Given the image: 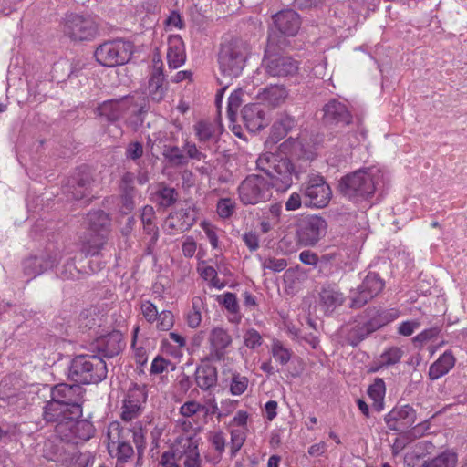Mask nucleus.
I'll return each instance as SVG.
<instances>
[{"label":"nucleus","instance_id":"46","mask_svg":"<svg viewBox=\"0 0 467 467\" xmlns=\"http://www.w3.org/2000/svg\"><path fill=\"white\" fill-rule=\"evenodd\" d=\"M180 453L181 449L177 443L171 451L162 453L160 463L163 467H180L177 464V461L181 458Z\"/></svg>","mask_w":467,"mask_h":467},{"label":"nucleus","instance_id":"8","mask_svg":"<svg viewBox=\"0 0 467 467\" xmlns=\"http://www.w3.org/2000/svg\"><path fill=\"white\" fill-rule=\"evenodd\" d=\"M131 431L123 428L119 422H111L107 431V447L111 457L125 462L133 455V448L130 445Z\"/></svg>","mask_w":467,"mask_h":467},{"label":"nucleus","instance_id":"25","mask_svg":"<svg viewBox=\"0 0 467 467\" xmlns=\"http://www.w3.org/2000/svg\"><path fill=\"white\" fill-rule=\"evenodd\" d=\"M178 446L181 449L180 457L184 458L185 467H201V458L198 451V444L191 437L178 440Z\"/></svg>","mask_w":467,"mask_h":467},{"label":"nucleus","instance_id":"52","mask_svg":"<svg viewBox=\"0 0 467 467\" xmlns=\"http://www.w3.org/2000/svg\"><path fill=\"white\" fill-rule=\"evenodd\" d=\"M244 342L247 348H255L262 345L263 339L257 330L250 328L244 335Z\"/></svg>","mask_w":467,"mask_h":467},{"label":"nucleus","instance_id":"41","mask_svg":"<svg viewBox=\"0 0 467 467\" xmlns=\"http://www.w3.org/2000/svg\"><path fill=\"white\" fill-rule=\"evenodd\" d=\"M178 193L174 188L161 186L156 192V202L161 207H169L175 203Z\"/></svg>","mask_w":467,"mask_h":467},{"label":"nucleus","instance_id":"42","mask_svg":"<svg viewBox=\"0 0 467 467\" xmlns=\"http://www.w3.org/2000/svg\"><path fill=\"white\" fill-rule=\"evenodd\" d=\"M198 272L204 280L210 282L212 286L218 289L223 287V284L221 283L217 277L216 270L213 266L207 265L205 262H202L198 265Z\"/></svg>","mask_w":467,"mask_h":467},{"label":"nucleus","instance_id":"3","mask_svg":"<svg viewBox=\"0 0 467 467\" xmlns=\"http://www.w3.org/2000/svg\"><path fill=\"white\" fill-rule=\"evenodd\" d=\"M107 366L95 355H79L71 361L68 377L78 384H97L107 377Z\"/></svg>","mask_w":467,"mask_h":467},{"label":"nucleus","instance_id":"45","mask_svg":"<svg viewBox=\"0 0 467 467\" xmlns=\"http://www.w3.org/2000/svg\"><path fill=\"white\" fill-rule=\"evenodd\" d=\"M279 149L285 155L300 156L302 144L297 140L289 138L280 145Z\"/></svg>","mask_w":467,"mask_h":467},{"label":"nucleus","instance_id":"54","mask_svg":"<svg viewBox=\"0 0 467 467\" xmlns=\"http://www.w3.org/2000/svg\"><path fill=\"white\" fill-rule=\"evenodd\" d=\"M141 313L149 323H154L159 313L156 306L150 301H144L140 306Z\"/></svg>","mask_w":467,"mask_h":467},{"label":"nucleus","instance_id":"7","mask_svg":"<svg viewBox=\"0 0 467 467\" xmlns=\"http://www.w3.org/2000/svg\"><path fill=\"white\" fill-rule=\"evenodd\" d=\"M219 69L221 77L218 81L223 85L224 80L237 78L245 66L244 49L237 44H226L221 47L219 53Z\"/></svg>","mask_w":467,"mask_h":467},{"label":"nucleus","instance_id":"9","mask_svg":"<svg viewBox=\"0 0 467 467\" xmlns=\"http://www.w3.org/2000/svg\"><path fill=\"white\" fill-rule=\"evenodd\" d=\"M244 204H257L270 200L272 191L269 183L259 175L247 176L238 188Z\"/></svg>","mask_w":467,"mask_h":467},{"label":"nucleus","instance_id":"17","mask_svg":"<svg viewBox=\"0 0 467 467\" xmlns=\"http://www.w3.org/2000/svg\"><path fill=\"white\" fill-rule=\"evenodd\" d=\"M196 222V211L193 206L187 205L171 213L165 221V228L170 234L183 233Z\"/></svg>","mask_w":467,"mask_h":467},{"label":"nucleus","instance_id":"15","mask_svg":"<svg viewBox=\"0 0 467 467\" xmlns=\"http://www.w3.org/2000/svg\"><path fill=\"white\" fill-rule=\"evenodd\" d=\"M265 72L273 77H287L295 75L298 70V64L292 57L278 54H270L266 51L264 59Z\"/></svg>","mask_w":467,"mask_h":467},{"label":"nucleus","instance_id":"47","mask_svg":"<svg viewBox=\"0 0 467 467\" xmlns=\"http://www.w3.org/2000/svg\"><path fill=\"white\" fill-rule=\"evenodd\" d=\"M155 322L159 330L169 331L174 325V317L171 311L163 310L159 313Z\"/></svg>","mask_w":467,"mask_h":467},{"label":"nucleus","instance_id":"53","mask_svg":"<svg viewBox=\"0 0 467 467\" xmlns=\"http://www.w3.org/2000/svg\"><path fill=\"white\" fill-rule=\"evenodd\" d=\"M134 180V174L130 171L122 175L119 184L121 194H135Z\"/></svg>","mask_w":467,"mask_h":467},{"label":"nucleus","instance_id":"43","mask_svg":"<svg viewBox=\"0 0 467 467\" xmlns=\"http://www.w3.org/2000/svg\"><path fill=\"white\" fill-rule=\"evenodd\" d=\"M74 389L75 387L72 385H57L52 390V399L60 400L61 401H67L70 403H77L74 400Z\"/></svg>","mask_w":467,"mask_h":467},{"label":"nucleus","instance_id":"61","mask_svg":"<svg viewBox=\"0 0 467 467\" xmlns=\"http://www.w3.org/2000/svg\"><path fill=\"white\" fill-rule=\"evenodd\" d=\"M165 155L175 165L184 164L187 161L186 157L177 147L170 149Z\"/></svg>","mask_w":467,"mask_h":467},{"label":"nucleus","instance_id":"38","mask_svg":"<svg viewBox=\"0 0 467 467\" xmlns=\"http://www.w3.org/2000/svg\"><path fill=\"white\" fill-rule=\"evenodd\" d=\"M202 301L200 297H194L192 301V309L186 315V322L189 327L196 328L202 321Z\"/></svg>","mask_w":467,"mask_h":467},{"label":"nucleus","instance_id":"60","mask_svg":"<svg viewBox=\"0 0 467 467\" xmlns=\"http://www.w3.org/2000/svg\"><path fill=\"white\" fill-rule=\"evenodd\" d=\"M209 440L219 452H223L225 448V438L222 431H213L210 433Z\"/></svg>","mask_w":467,"mask_h":467},{"label":"nucleus","instance_id":"23","mask_svg":"<svg viewBox=\"0 0 467 467\" xmlns=\"http://www.w3.org/2000/svg\"><path fill=\"white\" fill-rule=\"evenodd\" d=\"M122 335L113 331L96 340V348L106 358H113L120 353L123 348Z\"/></svg>","mask_w":467,"mask_h":467},{"label":"nucleus","instance_id":"35","mask_svg":"<svg viewBox=\"0 0 467 467\" xmlns=\"http://www.w3.org/2000/svg\"><path fill=\"white\" fill-rule=\"evenodd\" d=\"M385 391V383L381 379H375L368 389V394L373 400V408L378 411L383 410Z\"/></svg>","mask_w":467,"mask_h":467},{"label":"nucleus","instance_id":"16","mask_svg":"<svg viewBox=\"0 0 467 467\" xmlns=\"http://www.w3.org/2000/svg\"><path fill=\"white\" fill-rule=\"evenodd\" d=\"M132 109V112H140L136 106L133 105V99L130 97H124L119 99H109L99 104L96 109L99 116L104 117L109 121H116L121 118L126 112Z\"/></svg>","mask_w":467,"mask_h":467},{"label":"nucleus","instance_id":"20","mask_svg":"<svg viewBox=\"0 0 467 467\" xmlns=\"http://www.w3.org/2000/svg\"><path fill=\"white\" fill-rule=\"evenodd\" d=\"M375 331L373 325L363 312L348 326L347 340L350 345L357 346Z\"/></svg>","mask_w":467,"mask_h":467},{"label":"nucleus","instance_id":"21","mask_svg":"<svg viewBox=\"0 0 467 467\" xmlns=\"http://www.w3.org/2000/svg\"><path fill=\"white\" fill-rule=\"evenodd\" d=\"M274 22L281 34L287 36H294L298 32L301 20L297 13L293 10H284L274 16Z\"/></svg>","mask_w":467,"mask_h":467},{"label":"nucleus","instance_id":"63","mask_svg":"<svg viewBox=\"0 0 467 467\" xmlns=\"http://www.w3.org/2000/svg\"><path fill=\"white\" fill-rule=\"evenodd\" d=\"M201 226L202 228V230L204 231L211 245L213 247V248H217L218 246V237H217V234L215 233V230L213 228V226L212 224H210L209 223L207 222H202L201 223Z\"/></svg>","mask_w":467,"mask_h":467},{"label":"nucleus","instance_id":"22","mask_svg":"<svg viewBox=\"0 0 467 467\" xmlns=\"http://www.w3.org/2000/svg\"><path fill=\"white\" fill-rule=\"evenodd\" d=\"M242 117L246 128L256 132L268 125L269 120L265 111L258 104H248L242 110Z\"/></svg>","mask_w":467,"mask_h":467},{"label":"nucleus","instance_id":"28","mask_svg":"<svg viewBox=\"0 0 467 467\" xmlns=\"http://www.w3.org/2000/svg\"><path fill=\"white\" fill-rule=\"evenodd\" d=\"M143 393L140 390L130 391L125 399L122 406L121 419L130 421L136 419L141 410Z\"/></svg>","mask_w":467,"mask_h":467},{"label":"nucleus","instance_id":"12","mask_svg":"<svg viewBox=\"0 0 467 467\" xmlns=\"http://www.w3.org/2000/svg\"><path fill=\"white\" fill-rule=\"evenodd\" d=\"M81 413V407L78 403L52 399L46 404L43 417L47 421L57 422V425L70 419H78Z\"/></svg>","mask_w":467,"mask_h":467},{"label":"nucleus","instance_id":"18","mask_svg":"<svg viewBox=\"0 0 467 467\" xmlns=\"http://www.w3.org/2000/svg\"><path fill=\"white\" fill-rule=\"evenodd\" d=\"M415 410L409 405L394 408L387 416L389 429L404 431L415 422Z\"/></svg>","mask_w":467,"mask_h":467},{"label":"nucleus","instance_id":"31","mask_svg":"<svg viewBox=\"0 0 467 467\" xmlns=\"http://www.w3.org/2000/svg\"><path fill=\"white\" fill-rule=\"evenodd\" d=\"M195 380L202 389H210L217 382L216 368L209 364L200 366L195 372Z\"/></svg>","mask_w":467,"mask_h":467},{"label":"nucleus","instance_id":"36","mask_svg":"<svg viewBox=\"0 0 467 467\" xmlns=\"http://www.w3.org/2000/svg\"><path fill=\"white\" fill-rule=\"evenodd\" d=\"M457 454L451 451H445L436 457L425 461L421 467H456Z\"/></svg>","mask_w":467,"mask_h":467},{"label":"nucleus","instance_id":"24","mask_svg":"<svg viewBox=\"0 0 467 467\" xmlns=\"http://www.w3.org/2000/svg\"><path fill=\"white\" fill-rule=\"evenodd\" d=\"M153 62L154 66L149 79L148 90L150 98L155 102H160L163 99L167 88L163 85L164 76L161 62L155 59Z\"/></svg>","mask_w":467,"mask_h":467},{"label":"nucleus","instance_id":"40","mask_svg":"<svg viewBox=\"0 0 467 467\" xmlns=\"http://www.w3.org/2000/svg\"><path fill=\"white\" fill-rule=\"evenodd\" d=\"M271 354L275 360L281 365H285L291 359L292 351L285 348L280 340L274 339L271 344Z\"/></svg>","mask_w":467,"mask_h":467},{"label":"nucleus","instance_id":"1","mask_svg":"<svg viewBox=\"0 0 467 467\" xmlns=\"http://www.w3.org/2000/svg\"><path fill=\"white\" fill-rule=\"evenodd\" d=\"M256 165L271 179L276 190L285 191L292 185L295 168L289 158L265 152L258 157Z\"/></svg>","mask_w":467,"mask_h":467},{"label":"nucleus","instance_id":"6","mask_svg":"<svg viewBox=\"0 0 467 467\" xmlns=\"http://www.w3.org/2000/svg\"><path fill=\"white\" fill-rule=\"evenodd\" d=\"M133 53V45L121 39L106 41L99 45L94 56L96 60L104 67H116L126 64Z\"/></svg>","mask_w":467,"mask_h":467},{"label":"nucleus","instance_id":"30","mask_svg":"<svg viewBox=\"0 0 467 467\" xmlns=\"http://www.w3.org/2000/svg\"><path fill=\"white\" fill-rule=\"evenodd\" d=\"M366 317L368 318L370 324L377 331L382 327L394 321L399 317V312L395 309L381 310L376 308H368L364 311Z\"/></svg>","mask_w":467,"mask_h":467},{"label":"nucleus","instance_id":"32","mask_svg":"<svg viewBox=\"0 0 467 467\" xmlns=\"http://www.w3.org/2000/svg\"><path fill=\"white\" fill-rule=\"evenodd\" d=\"M209 340L213 348H215V358L220 360L223 356L222 350L231 345L232 337L226 330L216 327L212 330Z\"/></svg>","mask_w":467,"mask_h":467},{"label":"nucleus","instance_id":"56","mask_svg":"<svg viewBox=\"0 0 467 467\" xmlns=\"http://www.w3.org/2000/svg\"><path fill=\"white\" fill-rule=\"evenodd\" d=\"M420 325L418 320L404 321L398 327V333L404 337H410L420 327Z\"/></svg>","mask_w":467,"mask_h":467},{"label":"nucleus","instance_id":"50","mask_svg":"<svg viewBox=\"0 0 467 467\" xmlns=\"http://www.w3.org/2000/svg\"><path fill=\"white\" fill-rule=\"evenodd\" d=\"M246 434L244 429H236L231 431V451L234 454L245 441Z\"/></svg>","mask_w":467,"mask_h":467},{"label":"nucleus","instance_id":"49","mask_svg":"<svg viewBox=\"0 0 467 467\" xmlns=\"http://www.w3.org/2000/svg\"><path fill=\"white\" fill-rule=\"evenodd\" d=\"M201 411H204L207 414L209 409L196 401H187L180 408V413L184 417H192Z\"/></svg>","mask_w":467,"mask_h":467},{"label":"nucleus","instance_id":"19","mask_svg":"<svg viewBox=\"0 0 467 467\" xmlns=\"http://www.w3.org/2000/svg\"><path fill=\"white\" fill-rule=\"evenodd\" d=\"M323 111V120L327 125H348L352 121V116L347 107L336 99L327 103Z\"/></svg>","mask_w":467,"mask_h":467},{"label":"nucleus","instance_id":"34","mask_svg":"<svg viewBox=\"0 0 467 467\" xmlns=\"http://www.w3.org/2000/svg\"><path fill=\"white\" fill-rule=\"evenodd\" d=\"M57 263V259L50 262H44L42 258L31 257L25 261L24 269L27 275L36 276L47 268L53 267Z\"/></svg>","mask_w":467,"mask_h":467},{"label":"nucleus","instance_id":"11","mask_svg":"<svg viewBox=\"0 0 467 467\" xmlns=\"http://www.w3.org/2000/svg\"><path fill=\"white\" fill-rule=\"evenodd\" d=\"M56 433L63 441L78 443L89 440L94 434V428L89 421L70 419L56 425Z\"/></svg>","mask_w":467,"mask_h":467},{"label":"nucleus","instance_id":"5","mask_svg":"<svg viewBox=\"0 0 467 467\" xmlns=\"http://www.w3.org/2000/svg\"><path fill=\"white\" fill-rule=\"evenodd\" d=\"M63 32L75 42L91 41L99 34V25L89 15L71 13L64 18Z\"/></svg>","mask_w":467,"mask_h":467},{"label":"nucleus","instance_id":"57","mask_svg":"<svg viewBox=\"0 0 467 467\" xmlns=\"http://www.w3.org/2000/svg\"><path fill=\"white\" fill-rule=\"evenodd\" d=\"M143 145L140 142H130L127 148L125 155L128 159L138 160L143 155Z\"/></svg>","mask_w":467,"mask_h":467},{"label":"nucleus","instance_id":"29","mask_svg":"<svg viewBox=\"0 0 467 467\" xmlns=\"http://www.w3.org/2000/svg\"><path fill=\"white\" fill-rule=\"evenodd\" d=\"M456 363V358L451 351H445L434 363L429 368V378L431 380L438 379L446 375Z\"/></svg>","mask_w":467,"mask_h":467},{"label":"nucleus","instance_id":"37","mask_svg":"<svg viewBox=\"0 0 467 467\" xmlns=\"http://www.w3.org/2000/svg\"><path fill=\"white\" fill-rule=\"evenodd\" d=\"M320 300L327 309H335L343 304L345 297L332 287H324L320 292Z\"/></svg>","mask_w":467,"mask_h":467},{"label":"nucleus","instance_id":"33","mask_svg":"<svg viewBox=\"0 0 467 467\" xmlns=\"http://www.w3.org/2000/svg\"><path fill=\"white\" fill-rule=\"evenodd\" d=\"M93 179L90 171L84 168L80 170L76 178V185L72 194L76 199H83L90 193Z\"/></svg>","mask_w":467,"mask_h":467},{"label":"nucleus","instance_id":"64","mask_svg":"<svg viewBox=\"0 0 467 467\" xmlns=\"http://www.w3.org/2000/svg\"><path fill=\"white\" fill-rule=\"evenodd\" d=\"M296 121L293 117L284 115L275 122V129L282 128L286 132H289L296 127Z\"/></svg>","mask_w":467,"mask_h":467},{"label":"nucleus","instance_id":"2","mask_svg":"<svg viewBox=\"0 0 467 467\" xmlns=\"http://www.w3.org/2000/svg\"><path fill=\"white\" fill-rule=\"evenodd\" d=\"M109 224V218L104 212L88 213L86 219L87 232L80 241L81 253L86 256L99 254L105 244L106 233Z\"/></svg>","mask_w":467,"mask_h":467},{"label":"nucleus","instance_id":"59","mask_svg":"<svg viewBox=\"0 0 467 467\" xmlns=\"http://www.w3.org/2000/svg\"><path fill=\"white\" fill-rule=\"evenodd\" d=\"M247 382L245 377H234L231 383V392L234 395H241L246 390Z\"/></svg>","mask_w":467,"mask_h":467},{"label":"nucleus","instance_id":"44","mask_svg":"<svg viewBox=\"0 0 467 467\" xmlns=\"http://www.w3.org/2000/svg\"><path fill=\"white\" fill-rule=\"evenodd\" d=\"M194 131L200 141L206 142L213 137L214 127L209 121L200 120L194 125Z\"/></svg>","mask_w":467,"mask_h":467},{"label":"nucleus","instance_id":"55","mask_svg":"<svg viewBox=\"0 0 467 467\" xmlns=\"http://www.w3.org/2000/svg\"><path fill=\"white\" fill-rule=\"evenodd\" d=\"M144 233L149 237L148 250L151 251L152 247L156 244L159 238V229L155 223H149L143 225Z\"/></svg>","mask_w":467,"mask_h":467},{"label":"nucleus","instance_id":"48","mask_svg":"<svg viewBox=\"0 0 467 467\" xmlns=\"http://www.w3.org/2000/svg\"><path fill=\"white\" fill-rule=\"evenodd\" d=\"M287 266V261L285 258L267 257L262 262L264 270H270L273 272H281Z\"/></svg>","mask_w":467,"mask_h":467},{"label":"nucleus","instance_id":"26","mask_svg":"<svg viewBox=\"0 0 467 467\" xmlns=\"http://www.w3.org/2000/svg\"><path fill=\"white\" fill-rule=\"evenodd\" d=\"M288 97V90L284 85H271L263 88L258 94L257 99L270 106L278 107L284 104Z\"/></svg>","mask_w":467,"mask_h":467},{"label":"nucleus","instance_id":"14","mask_svg":"<svg viewBox=\"0 0 467 467\" xmlns=\"http://www.w3.org/2000/svg\"><path fill=\"white\" fill-rule=\"evenodd\" d=\"M385 283L376 273H368L361 285L351 295L353 308L365 306L369 300L377 296L384 288Z\"/></svg>","mask_w":467,"mask_h":467},{"label":"nucleus","instance_id":"27","mask_svg":"<svg viewBox=\"0 0 467 467\" xmlns=\"http://www.w3.org/2000/svg\"><path fill=\"white\" fill-rule=\"evenodd\" d=\"M185 61L184 45L180 36L168 39L167 62L171 68L180 67Z\"/></svg>","mask_w":467,"mask_h":467},{"label":"nucleus","instance_id":"51","mask_svg":"<svg viewBox=\"0 0 467 467\" xmlns=\"http://www.w3.org/2000/svg\"><path fill=\"white\" fill-rule=\"evenodd\" d=\"M235 202L230 198L221 199L217 203V213L222 218H229L234 212Z\"/></svg>","mask_w":467,"mask_h":467},{"label":"nucleus","instance_id":"13","mask_svg":"<svg viewBox=\"0 0 467 467\" xmlns=\"http://www.w3.org/2000/svg\"><path fill=\"white\" fill-rule=\"evenodd\" d=\"M327 226V222L320 216L304 218L296 232L298 242L304 246H314L325 235Z\"/></svg>","mask_w":467,"mask_h":467},{"label":"nucleus","instance_id":"58","mask_svg":"<svg viewBox=\"0 0 467 467\" xmlns=\"http://www.w3.org/2000/svg\"><path fill=\"white\" fill-rule=\"evenodd\" d=\"M243 90L238 88L234 90L228 99V112L229 114L234 113L242 104Z\"/></svg>","mask_w":467,"mask_h":467},{"label":"nucleus","instance_id":"10","mask_svg":"<svg viewBox=\"0 0 467 467\" xmlns=\"http://www.w3.org/2000/svg\"><path fill=\"white\" fill-rule=\"evenodd\" d=\"M305 203L315 208L327 206L332 197V191L329 185L320 176L311 177L302 188Z\"/></svg>","mask_w":467,"mask_h":467},{"label":"nucleus","instance_id":"39","mask_svg":"<svg viewBox=\"0 0 467 467\" xmlns=\"http://www.w3.org/2000/svg\"><path fill=\"white\" fill-rule=\"evenodd\" d=\"M403 350L399 347L387 348L379 358V367H389L400 362Z\"/></svg>","mask_w":467,"mask_h":467},{"label":"nucleus","instance_id":"62","mask_svg":"<svg viewBox=\"0 0 467 467\" xmlns=\"http://www.w3.org/2000/svg\"><path fill=\"white\" fill-rule=\"evenodd\" d=\"M223 305L232 313H237L239 310L236 296L233 293L228 292L223 295Z\"/></svg>","mask_w":467,"mask_h":467},{"label":"nucleus","instance_id":"4","mask_svg":"<svg viewBox=\"0 0 467 467\" xmlns=\"http://www.w3.org/2000/svg\"><path fill=\"white\" fill-rule=\"evenodd\" d=\"M379 178V170H358L343 177L339 182V189L349 199L371 196L375 192Z\"/></svg>","mask_w":467,"mask_h":467}]
</instances>
